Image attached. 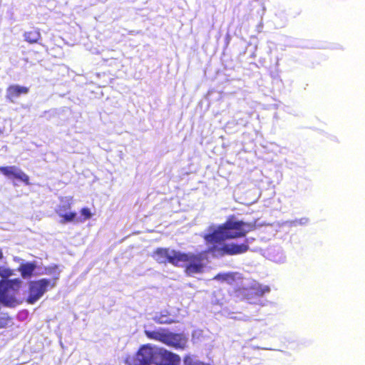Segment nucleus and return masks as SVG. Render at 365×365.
<instances>
[{
	"mask_svg": "<svg viewBox=\"0 0 365 365\" xmlns=\"http://www.w3.org/2000/svg\"><path fill=\"white\" fill-rule=\"evenodd\" d=\"M145 334L149 339L161 341L177 349H184L187 343V338L184 335L162 329L155 331L145 330Z\"/></svg>",
	"mask_w": 365,
	"mask_h": 365,
	"instance_id": "obj_4",
	"label": "nucleus"
},
{
	"mask_svg": "<svg viewBox=\"0 0 365 365\" xmlns=\"http://www.w3.org/2000/svg\"><path fill=\"white\" fill-rule=\"evenodd\" d=\"M153 257L159 263L168 261L175 266H186L185 272L190 276L201 273L207 262L206 254L203 252L197 255L185 254L164 248H158Z\"/></svg>",
	"mask_w": 365,
	"mask_h": 365,
	"instance_id": "obj_2",
	"label": "nucleus"
},
{
	"mask_svg": "<svg viewBox=\"0 0 365 365\" xmlns=\"http://www.w3.org/2000/svg\"><path fill=\"white\" fill-rule=\"evenodd\" d=\"M269 291L270 289L267 285H262L253 281L247 289V295L255 294L257 297H262L264 294L269 293Z\"/></svg>",
	"mask_w": 365,
	"mask_h": 365,
	"instance_id": "obj_9",
	"label": "nucleus"
},
{
	"mask_svg": "<svg viewBox=\"0 0 365 365\" xmlns=\"http://www.w3.org/2000/svg\"><path fill=\"white\" fill-rule=\"evenodd\" d=\"M4 258V254L2 250L0 249V260H1Z\"/></svg>",
	"mask_w": 365,
	"mask_h": 365,
	"instance_id": "obj_21",
	"label": "nucleus"
},
{
	"mask_svg": "<svg viewBox=\"0 0 365 365\" xmlns=\"http://www.w3.org/2000/svg\"><path fill=\"white\" fill-rule=\"evenodd\" d=\"M24 38L29 43H36L41 37V34L37 30H33L24 33Z\"/></svg>",
	"mask_w": 365,
	"mask_h": 365,
	"instance_id": "obj_16",
	"label": "nucleus"
},
{
	"mask_svg": "<svg viewBox=\"0 0 365 365\" xmlns=\"http://www.w3.org/2000/svg\"><path fill=\"white\" fill-rule=\"evenodd\" d=\"M35 269L36 265L34 264L26 263L21 264L19 269L21 272L22 277L26 279L32 275Z\"/></svg>",
	"mask_w": 365,
	"mask_h": 365,
	"instance_id": "obj_11",
	"label": "nucleus"
},
{
	"mask_svg": "<svg viewBox=\"0 0 365 365\" xmlns=\"http://www.w3.org/2000/svg\"><path fill=\"white\" fill-rule=\"evenodd\" d=\"M4 129L0 128V135H2L4 133Z\"/></svg>",
	"mask_w": 365,
	"mask_h": 365,
	"instance_id": "obj_22",
	"label": "nucleus"
},
{
	"mask_svg": "<svg viewBox=\"0 0 365 365\" xmlns=\"http://www.w3.org/2000/svg\"><path fill=\"white\" fill-rule=\"evenodd\" d=\"M308 222V219L306 217L301 218L299 220H297L293 222L294 225H306Z\"/></svg>",
	"mask_w": 365,
	"mask_h": 365,
	"instance_id": "obj_19",
	"label": "nucleus"
},
{
	"mask_svg": "<svg viewBox=\"0 0 365 365\" xmlns=\"http://www.w3.org/2000/svg\"><path fill=\"white\" fill-rule=\"evenodd\" d=\"M154 320L159 324H170L174 322L168 316L165 314H156L154 317Z\"/></svg>",
	"mask_w": 365,
	"mask_h": 365,
	"instance_id": "obj_17",
	"label": "nucleus"
},
{
	"mask_svg": "<svg viewBox=\"0 0 365 365\" xmlns=\"http://www.w3.org/2000/svg\"><path fill=\"white\" fill-rule=\"evenodd\" d=\"M255 227V225L238 220H228L219 226H210L208 233L204 237L207 245H212L210 248L215 256L224 255H235L245 253L248 250L249 240L245 239L241 244L233 242L222 244V242L229 239L245 237Z\"/></svg>",
	"mask_w": 365,
	"mask_h": 365,
	"instance_id": "obj_1",
	"label": "nucleus"
},
{
	"mask_svg": "<svg viewBox=\"0 0 365 365\" xmlns=\"http://www.w3.org/2000/svg\"><path fill=\"white\" fill-rule=\"evenodd\" d=\"M180 361L178 355L150 344L143 346L135 356L125 360L128 365H178Z\"/></svg>",
	"mask_w": 365,
	"mask_h": 365,
	"instance_id": "obj_3",
	"label": "nucleus"
},
{
	"mask_svg": "<svg viewBox=\"0 0 365 365\" xmlns=\"http://www.w3.org/2000/svg\"><path fill=\"white\" fill-rule=\"evenodd\" d=\"M237 277L239 278L238 273L227 272L218 274L214 277V279L226 282L228 284H231L233 281L236 279Z\"/></svg>",
	"mask_w": 365,
	"mask_h": 365,
	"instance_id": "obj_13",
	"label": "nucleus"
},
{
	"mask_svg": "<svg viewBox=\"0 0 365 365\" xmlns=\"http://www.w3.org/2000/svg\"><path fill=\"white\" fill-rule=\"evenodd\" d=\"M61 270L58 269V266H51L46 267L45 269V274L48 275H52V279H48L49 281H52V282L55 283V286L56 285L57 280L59 279Z\"/></svg>",
	"mask_w": 365,
	"mask_h": 365,
	"instance_id": "obj_15",
	"label": "nucleus"
},
{
	"mask_svg": "<svg viewBox=\"0 0 365 365\" xmlns=\"http://www.w3.org/2000/svg\"><path fill=\"white\" fill-rule=\"evenodd\" d=\"M59 207H62L63 210H64L65 212H67V210L68 209H70L71 205H70V202L68 201H66V202H63L62 201V202L59 205Z\"/></svg>",
	"mask_w": 365,
	"mask_h": 365,
	"instance_id": "obj_20",
	"label": "nucleus"
},
{
	"mask_svg": "<svg viewBox=\"0 0 365 365\" xmlns=\"http://www.w3.org/2000/svg\"><path fill=\"white\" fill-rule=\"evenodd\" d=\"M81 213L84 217L83 220L89 219L91 217V212L88 208H83L81 210Z\"/></svg>",
	"mask_w": 365,
	"mask_h": 365,
	"instance_id": "obj_18",
	"label": "nucleus"
},
{
	"mask_svg": "<svg viewBox=\"0 0 365 365\" xmlns=\"http://www.w3.org/2000/svg\"><path fill=\"white\" fill-rule=\"evenodd\" d=\"M18 281H4L0 284V302L5 306L14 307L18 302L16 299V291ZM4 324H0L3 327Z\"/></svg>",
	"mask_w": 365,
	"mask_h": 365,
	"instance_id": "obj_6",
	"label": "nucleus"
},
{
	"mask_svg": "<svg viewBox=\"0 0 365 365\" xmlns=\"http://www.w3.org/2000/svg\"><path fill=\"white\" fill-rule=\"evenodd\" d=\"M56 212L58 215L62 217L63 219L61 220V223H66L68 222H72L75 220L76 217V212H65L64 210H63L62 207H58V208L56 210Z\"/></svg>",
	"mask_w": 365,
	"mask_h": 365,
	"instance_id": "obj_12",
	"label": "nucleus"
},
{
	"mask_svg": "<svg viewBox=\"0 0 365 365\" xmlns=\"http://www.w3.org/2000/svg\"><path fill=\"white\" fill-rule=\"evenodd\" d=\"M12 275V270L8 268L6 266H0V277L2 278V280L0 282V284L4 281H10L8 278ZM13 281H18V287L16 288V293L17 292L19 288L20 287L21 280L20 279H14Z\"/></svg>",
	"mask_w": 365,
	"mask_h": 365,
	"instance_id": "obj_14",
	"label": "nucleus"
},
{
	"mask_svg": "<svg viewBox=\"0 0 365 365\" xmlns=\"http://www.w3.org/2000/svg\"><path fill=\"white\" fill-rule=\"evenodd\" d=\"M49 287H55V283L48 279L31 281L29 283L28 303L34 304L48 291Z\"/></svg>",
	"mask_w": 365,
	"mask_h": 365,
	"instance_id": "obj_5",
	"label": "nucleus"
},
{
	"mask_svg": "<svg viewBox=\"0 0 365 365\" xmlns=\"http://www.w3.org/2000/svg\"><path fill=\"white\" fill-rule=\"evenodd\" d=\"M0 171L9 178L16 179L27 185L29 184V176L16 166L0 167Z\"/></svg>",
	"mask_w": 365,
	"mask_h": 365,
	"instance_id": "obj_7",
	"label": "nucleus"
},
{
	"mask_svg": "<svg viewBox=\"0 0 365 365\" xmlns=\"http://www.w3.org/2000/svg\"><path fill=\"white\" fill-rule=\"evenodd\" d=\"M268 255L270 259L275 262L283 263L285 261V255L279 247H277V249H270Z\"/></svg>",
	"mask_w": 365,
	"mask_h": 365,
	"instance_id": "obj_10",
	"label": "nucleus"
},
{
	"mask_svg": "<svg viewBox=\"0 0 365 365\" xmlns=\"http://www.w3.org/2000/svg\"><path fill=\"white\" fill-rule=\"evenodd\" d=\"M29 88L19 85H13L9 86L6 91V97L14 102L15 99L19 98L21 94H26Z\"/></svg>",
	"mask_w": 365,
	"mask_h": 365,
	"instance_id": "obj_8",
	"label": "nucleus"
}]
</instances>
